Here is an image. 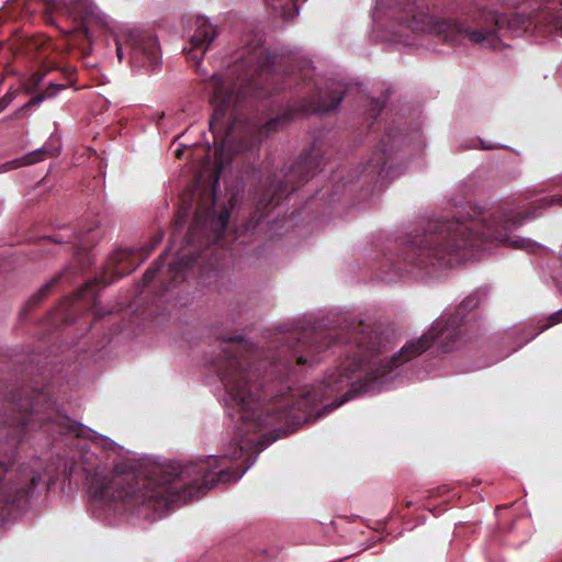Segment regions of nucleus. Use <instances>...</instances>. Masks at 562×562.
Wrapping results in <instances>:
<instances>
[{
    "label": "nucleus",
    "mask_w": 562,
    "mask_h": 562,
    "mask_svg": "<svg viewBox=\"0 0 562 562\" xmlns=\"http://www.w3.org/2000/svg\"><path fill=\"white\" fill-rule=\"evenodd\" d=\"M65 87H66L65 85H59V83L50 82L45 91L35 94L25 105L20 108L13 114V116L14 117H21L24 111L29 110L32 106H35V105L40 104L45 99L55 97L59 91L65 89Z\"/></svg>",
    "instance_id": "15"
},
{
    "label": "nucleus",
    "mask_w": 562,
    "mask_h": 562,
    "mask_svg": "<svg viewBox=\"0 0 562 562\" xmlns=\"http://www.w3.org/2000/svg\"><path fill=\"white\" fill-rule=\"evenodd\" d=\"M324 165L322 149L316 143H313L284 172L273 173L267 179L256 198L252 213L236 231L252 232L272 209L297 188L308 182ZM235 235L238 233L235 232ZM234 238L236 239L237 236Z\"/></svg>",
    "instance_id": "5"
},
{
    "label": "nucleus",
    "mask_w": 562,
    "mask_h": 562,
    "mask_svg": "<svg viewBox=\"0 0 562 562\" xmlns=\"http://www.w3.org/2000/svg\"><path fill=\"white\" fill-rule=\"evenodd\" d=\"M559 323H561V319H560V317H559V314H557V312H555V313L551 314V315L548 317L547 323H546L544 325H542V326H541V328H540V333H541V331H543V330H546V329H548V328H550V327H551V326H553V325L559 324Z\"/></svg>",
    "instance_id": "23"
},
{
    "label": "nucleus",
    "mask_w": 562,
    "mask_h": 562,
    "mask_svg": "<svg viewBox=\"0 0 562 562\" xmlns=\"http://www.w3.org/2000/svg\"><path fill=\"white\" fill-rule=\"evenodd\" d=\"M98 237V227L90 225L85 229L66 226L52 235L38 238V251L48 255L52 254L50 246L69 244L76 249L75 259L71 265L53 277L27 300L20 311V318L22 321H26L30 314L40 306L56 286L63 282H70L79 272L90 268L93 261L90 248L97 243Z\"/></svg>",
    "instance_id": "6"
},
{
    "label": "nucleus",
    "mask_w": 562,
    "mask_h": 562,
    "mask_svg": "<svg viewBox=\"0 0 562 562\" xmlns=\"http://www.w3.org/2000/svg\"><path fill=\"white\" fill-rule=\"evenodd\" d=\"M53 69H55V67L49 65L48 63L41 64L40 68L36 71H34L24 83L26 92H35V90L40 87V85L47 76V74L50 72Z\"/></svg>",
    "instance_id": "16"
},
{
    "label": "nucleus",
    "mask_w": 562,
    "mask_h": 562,
    "mask_svg": "<svg viewBox=\"0 0 562 562\" xmlns=\"http://www.w3.org/2000/svg\"><path fill=\"white\" fill-rule=\"evenodd\" d=\"M43 13L46 23L56 25L53 14L72 20L75 27L63 30L67 45L89 54L91 49L90 24L105 25L106 18L91 0H42Z\"/></svg>",
    "instance_id": "8"
},
{
    "label": "nucleus",
    "mask_w": 562,
    "mask_h": 562,
    "mask_svg": "<svg viewBox=\"0 0 562 562\" xmlns=\"http://www.w3.org/2000/svg\"><path fill=\"white\" fill-rule=\"evenodd\" d=\"M392 151L391 135L386 133L382 137L379 147L371 154L362 167L361 177L363 182H380L384 184L394 177Z\"/></svg>",
    "instance_id": "11"
},
{
    "label": "nucleus",
    "mask_w": 562,
    "mask_h": 562,
    "mask_svg": "<svg viewBox=\"0 0 562 562\" xmlns=\"http://www.w3.org/2000/svg\"><path fill=\"white\" fill-rule=\"evenodd\" d=\"M480 144H481V148L484 149V150H491V149H495V148H498L499 146L497 145H492V144H488L484 140H480Z\"/></svg>",
    "instance_id": "25"
},
{
    "label": "nucleus",
    "mask_w": 562,
    "mask_h": 562,
    "mask_svg": "<svg viewBox=\"0 0 562 562\" xmlns=\"http://www.w3.org/2000/svg\"><path fill=\"white\" fill-rule=\"evenodd\" d=\"M169 249H166L158 259L146 270L143 277L144 288H148L153 281L157 278L158 272L165 265V257L168 255Z\"/></svg>",
    "instance_id": "18"
},
{
    "label": "nucleus",
    "mask_w": 562,
    "mask_h": 562,
    "mask_svg": "<svg viewBox=\"0 0 562 562\" xmlns=\"http://www.w3.org/2000/svg\"><path fill=\"white\" fill-rule=\"evenodd\" d=\"M15 97L14 91H8L1 99H0V113L13 101Z\"/></svg>",
    "instance_id": "22"
},
{
    "label": "nucleus",
    "mask_w": 562,
    "mask_h": 562,
    "mask_svg": "<svg viewBox=\"0 0 562 562\" xmlns=\"http://www.w3.org/2000/svg\"><path fill=\"white\" fill-rule=\"evenodd\" d=\"M190 212H191V204H189L188 206H180L176 213V218H175V228H173V233H172V236L171 238L173 239L175 238V235H176V232L180 228H182V226L186 224L189 215H190Z\"/></svg>",
    "instance_id": "21"
},
{
    "label": "nucleus",
    "mask_w": 562,
    "mask_h": 562,
    "mask_svg": "<svg viewBox=\"0 0 562 562\" xmlns=\"http://www.w3.org/2000/svg\"><path fill=\"white\" fill-rule=\"evenodd\" d=\"M164 234L157 233L150 239L148 245L140 248H119L111 254L103 267L102 274L93 281L86 283L77 290L71 296L65 297L56 311L54 317L61 322H71L77 313V305L83 300L93 303L95 300L94 288L97 285L106 286L124 276L133 272L143 261H145L151 251L161 243Z\"/></svg>",
    "instance_id": "7"
},
{
    "label": "nucleus",
    "mask_w": 562,
    "mask_h": 562,
    "mask_svg": "<svg viewBox=\"0 0 562 562\" xmlns=\"http://www.w3.org/2000/svg\"><path fill=\"white\" fill-rule=\"evenodd\" d=\"M271 66L267 59L257 58L249 69L238 75L235 83L221 74L212 75L207 81V88L212 91L210 102L213 114L209 126L213 134L216 170L213 188L205 190L198 202L186 236L188 244H223L235 203L233 195L228 206H224L220 212L215 210V186L226 168L238 169L243 189L248 182L260 180L261 175L256 161L262 138L282 128L299 113H328L336 110L344 99L342 88L327 89L304 99L300 108H290L263 124L249 122L240 113L247 99L263 100L278 92L277 87H270L267 82Z\"/></svg>",
    "instance_id": "1"
},
{
    "label": "nucleus",
    "mask_w": 562,
    "mask_h": 562,
    "mask_svg": "<svg viewBox=\"0 0 562 562\" xmlns=\"http://www.w3.org/2000/svg\"><path fill=\"white\" fill-rule=\"evenodd\" d=\"M115 45L120 63L123 61L124 49H128L130 64L133 68L154 70L160 63L158 41L149 31L127 30L116 36Z\"/></svg>",
    "instance_id": "10"
},
{
    "label": "nucleus",
    "mask_w": 562,
    "mask_h": 562,
    "mask_svg": "<svg viewBox=\"0 0 562 562\" xmlns=\"http://www.w3.org/2000/svg\"><path fill=\"white\" fill-rule=\"evenodd\" d=\"M278 436L267 438L266 436H250V465L255 462L256 456L268 445L277 440Z\"/></svg>",
    "instance_id": "19"
},
{
    "label": "nucleus",
    "mask_w": 562,
    "mask_h": 562,
    "mask_svg": "<svg viewBox=\"0 0 562 562\" xmlns=\"http://www.w3.org/2000/svg\"><path fill=\"white\" fill-rule=\"evenodd\" d=\"M204 256H206V254H184L183 256L179 257L177 261L171 262L160 280L161 286L157 294L164 295L171 288L184 281L188 278L189 273L195 267L200 266Z\"/></svg>",
    "instance_id": "12"
},
{
    "label": "nucleus",
    "mask_w": 562,
    "mask_h": 562,
    "mask_svg": "<svg viewBox=\"0 0 562 562\" xmlns=\"http://www.w3.org/2000/svg\"><path fill=\"white\" fill-rule=\"evenodd\" d=\"M372 104H373L372 111L374 112V116H376V115H379V114L382 112V110L384 109V103H381V102H379V101L374 100V101L372 102Z\"/></svg>",
    "instance_id": "24"
},
{
    "label": "nucleus",
    "mask_w": 562,
    "mask_h": 562,
    "mask_svg": "<svg viewBox=\"0 0 562 562\" xmlns=\"http://www.w3.org/2000/svg\"><path fill=\"white\" fill-rule=\"evenodd\" d=\"M46 155H47V151L43 148L34 150V151L25 155L24 157H22L19 160L9 162V165H10L9 168L12 169V168H16L20 166H30V165L36 164L38 161H42Z\"/></svg>",
    "instance_id": "20"
},
{
    "label": "nucleus",
    "mask_w": 562,
    "mask_h": 562,
    "mask_svg": "<svg viewBox=\"0 0 562 562\" xmlns=\"http://www.w3.org/2000/svg\"><path fill=\"white\" fill-rule=\"evenodd\" d=\"M42 480V473L30 467L13 471L0 461V518L24 507Z\"/></svg>",
    "instance_id": "9"
},
{
    "label": "nucleus",
    "mask_w": 562,
    "mask_h": 562,
    "mask_svg": "<svg viewBox=\"0 0 562 562\" xmlns=\"http://www.w3.org/2000/svg\"><path fill=\"white\" fill-rule=\"evenodd\" d=\"M404 12L402 22L413 32H427L449 43L469 38L482 47L497 49L503 46V37L520 36L541 27L562 36V12H479L471 20L435 19L418 12L413 1L406 4Z\"/></svg>",
    "instance_id": "3"
},
{
    "label": "nucleus",
    "mask_w": 562,
    "mask_h": 562,
    "mask_svg": "<svg viewBox=\"0 0 562 562\" xmlns=\"http://www.w3.org/2000/svg\"><path fill=\"white\" fill-rule=\"evenodd\" d=\"M562 206V195L541 198L525 212L498 209H472L468 218L436 220L426 224L422 234L415 235V270L430 273V269L451 268L459 262L463 250L480 249L486 241H498L516 249L536 251L542 246L522 237H512L527 218H535L538 209Z\"/></svg>",
    "instance_id": "2"
},
{
    "label": "nucleus",
    "mask_w": 562,
    "mask_h": 562,
    "mask_svg": "<svg viewBox=\"0 0 562 562\" xmlns=\"http://www.w3.org/2000/svg\"><path fill=\"white\" fill-rule=\"evenodd\" d=\"M16 390L5 396L0 408V439L4 441V453L13 454L24 440L29 430L41 428L45 431L58 432L74 437H83L85 427L69 418L56 407L55 400L48 387L37 392L36 397L26 393V405L16 397Z\"/></svg>",
    "instance_id": "4"
},
{
    "label": "nucleus",
    "mask_w": 562,
    "mask_h": 562,
    "mask_svg": "<svg viewBox=\"0 0 562 562\" xmlns=\"http://www.w3.org/2000/svg\"><path fill=\"white\" fill-rule=\"evenodd\" d=\"M24 47L26 53L33 57L47 56L52 50V44L49 40L42 34L27 37L25 40Z\"/></svg>",
    "instance_id": "14"
},
{
    "label": "nucleus",
    "mask_w": 562,
    "mask_h": 562,
    "mask_svg": "<svg viewBox=\"0 0 562 562\" xmlns=\"http://www.w3.org/2000/svg\"><path fill=\"white\" fill-rule=\"evenodd\" d=\"M216 35V27L207 19L198 16L194 32L190 37L191 47L186 52L187 58L200 61Z\"/></svg>",
    "instance_id": "13"
},
{
    "label": "nucleus",
    "mask_w": 562,
    "mask_h": 562,
    "mask_svg": "<svg viewBox=\"0 0 562 562\" xmlns=\"http://www.w3.org/2000/svg\"><path fill=\"white\" fill-rule=\"evenodd\" d=\"M279 0H265L266 4L268 7H270L274 12H278L279 10H281V15L283 16L284 20H292L294 19L297 13H299V8H297V4L296 2L299 0H290V2L285 3V4H278Z\"/></svg>",
    "instance_id": "17"
},
{
    "label": "nucleus",
    "mask_w": 562,
    "mask_h": 562,
    "mask_svg": "<svg viewBox=\"0 0 562 562\" xmlns=\"http://www.w3.org/2000/svg\"><path fill=\"white\" fill-rule=\"evenodd\" d=\"M557 314H559V317H560V319L562 322V308L560 311H558Z\"/></svg>",
    "instance_id": "26"
}]
</instances>
